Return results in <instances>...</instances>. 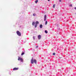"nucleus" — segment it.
Returning a JSON list of instances; mask_svg holds the SVG:
<instances>
[{
    "label": "nucleus",
    "mask_w": 76,
    "mask_h": 76,
    "mask_svg": "<svg viewBox=\"0 0 76 76\" xmlns=\"http://www.w3.org/2000/svg\"><path fill=\"white\" fill-rule=\"evenodd\" d=\"M18 60H20L21 62H23V59L22 58H20V57H18Z\"/></svg>",
    "instance_id": "f257e3e1"
},
{
    "label": "nucleus",
    "mask_w": 76,
    "mask_h": 76,
    "mask_svg": "<svg viewBox=\"0 0 76 76\" xmlns=\"http://www.w3.org/2000/svg\"><path fill=\"white\" fill-rule=\"evenodd\" d=\"M16 33L18 36H19L20 37L21 36V33L19 32L18 31H17Z\"/></svg>",
    "instance_id": "f03ea898"
},
{
    "label": "nucleus",
    "mask_w": 76,
    "mask_h": 76,
    "mask_svg": "<svg viewBox=\"0 0 76 76\" xmlns=\"http://www.w3.org/2000/svg\"><path fill=\"white\" fill-rule=\"evenodd\" d=\"M34 59H33V58H32L31 60V64H33L34 63Z\"/></svg>",
    "instance_id": "7ed1b4c3"
},
{
    "label": "nucleus",
    "mask_w": 76,
    "mask_h": 76,
    "mask_svg": "<svg viewBox=\"0 0 76 76\" xmlns=\"http://www.w3.org/2000/svg\"><path fill=\"white\" fill-rule=\"evenodd\" d=\"M46 19H47V16H46V15H45L44 18V21H45L46 20Z\"/></svg>",
    "instance_id": "20e7f679"
},
{
    "label": "nucleus",
    "mask_w": 76,
    "mask_h": 76,
    "mask_svg": "<svg viewBox=\"0 0 76 76\" xmlns=\"http://www.w3.org/2000/svg\"><path fill=\"white\" fill-rule=\"evenodd\" d=\"M41 35H39L38 36V39H41Z\"/></svg>",
    "instance_id": "39448f33"
},
{
    "label": "nucleus",
    "mask_w": 76,
    "mask_h": 76,
    "mask_svg": "<svg viewBox=\"0 0 76 76\" xmlns=\"http://www.w3.org/2000/svg\"><path fill=\"white\" fill-rule=\"evenodd\" d=\"M13 70H18V68H14L13 69Z\"/></svg>",
    "instance_id": "423d86ee"
},
{
    "label": "nucleus",
    "mask_w": 76,
    "mask_h": 76,
    "mask_svg": "<svg viewBox=\"0 0 76 76\" xmlns=\"http://www.w3.org/2000/svg\"><path fill=\"white\" fill-rule=\"evenodd\" d=\"M40 28L41 29L42 28V25L41 24L39 26Z\"/></svg>",
    "instance_id": "0eeeda50"
},
{
    "label": "nucleus",
    "mask_w": 76,
    "mask_h": 76,
    "mask_svg": "<svg viewBox=\"0 0 76 76\" xmlns=\"http://www.w3.org/2000/svg\"><path fill=\"white\" fill-rule=\"evenodd\" d=\"M39 23V22L38 21H37L36 22V24L37 25V24H38Z\"/></svg>",
    "instance_id": "6e6552de"
},
{
    "label": "nucleus",
    "mask_w": 76,
    "mask_h": 76,
    "mask_svg": "<svg viewBox=\"0 0 76 76\" xmlns=\"http://www.w3.org/2000/svg\"><path fill=\"white\" fill-rule=\"evenodd\" d=\"M35 22H33L32 23V25H35Z\"/></svg>",
    "instance_id": "1a4fd4ad"
},
{
    "label": "nucleus",
    "mask_w": 76,
    "mask_h": 76,
    "mask_svg": "<svg viewBox=\"0 0 76 76\" xmlns=\"http://www.w3.org/2000/svg\"><path fill=\"white\" fill-rule=\"evenodd\" d=\"M34 61L35 64H36L37 63V61H36V60L34 59Z\"/></svg>",
    "instance_id": "9d476101"
},
{
    "label": "nucleus",
    "mask_w": 76,
    "mask_h": 76,
    "mask_svg": "<svg viewBox=\"0 0 76 76\" xmlns=\"http://www.w3.org/2000/svg\"><path fill=\"white\" fill-rule=\"evenodd\" d=\"M48 23V22L47 21H46V22H45V25H47V23Z\"/></svg>",
    "instance_id": "9b49d317"
},
{
    "label": "nucleus",
    "mask_w": 76,
    "mask_h": 76,
    "mask_svg": "<svg viewBox=\"0 0 76 76\" xmlns=\"http://www.w3.org/2000/svg\"><path fill=\"white\" fill-rule=\"evenodd\" d=\"M38 0H36L35 1V2L36 3H38Z\"/></svg>",
    "instance_id": "f8f14e48"
},
{
    "label": "nucleus",
    "mask_w": 76,
    "mask_h": 76,
    "mask_svg": "<svg viewBox=\"0 0 76 76\" xmlns=\"http://www.w3.org/2000/svg\"><path fill=\"white\" fill-rule=\"evenodd\" d=\"M24 54H25V53L24 52H23L21 54V56H23Z\"/></svg>",
    "instance_id": "ddd939ff"
},
{
    "label": "nucleus",
    "mask_w": 76,
    "mask_h": 76,
    "mask_svg": "<svg viewBox=\"0 0 76 76\" xmlns=\"http://www.w3.org/2000/svg\"><path fill=\"white\" fill-rule=\"evenodd\" d=\"M45 32L46 33V34H47L48 33V32H47V30L45 31Z\"/></svg>",
    "instance_id": "4468645a"
},
{
    "label": "nucleus",
    "mask_w": 76,
    "mask_h": 76,
    "mask_svg": "<svg viewBox=\"0 0 76 76\" xmlns=\"http://www.w3.org/2000/svg\"><path fill=\"white\" fill-rule=\"evenodd\" d=\"M37 24H35V28H37Z\"/></svg>",
    "instance_id": "2eb2a0df"
},
{
    "label": "nucleus",
    "mask_w": 76,
    "mask_h": 76,
    "mask_svg": "<svg viewBox=\"0 0 76 76\" xmlns=\"http://www.w3.org/2000/svg\"><path fill=\"white\" fill-rule=\"evenodd\" d=\"M33 16H36V14H33Z\"/></svg>",
    "instance_id": "dca6fc26"
},
{
    "label": "nucleus",
    "mask_w": 76,
    "mask_h": 76,
    "mask_svg": "<svg viewBox=\"0 0 76 76\" xmlns=\"http://www.w3.org/2000/svg\"><path fill=\"white\" fill-rule=\"evenodd\" d=\"M53 56H55V55H56V53H53Z\"/></svg>",
    "instance_id": "f3484780"
},
{
    "label": "nucleus",
    "mask_w": 76,
    "mask_h": 76,
    "mask_svg": "<svg viewBox=\"0 0 76 76\" xmlns=\"http://www.w3.org/2000/svg\"><path fill=\"white\" fill-rule=\"evenodd\" d=\"M72 7V4H70L69 5V7Z\"/></svg>",
    "instance_id": "a211bd4d"
},
{
    "label": "nucleus",
    "mask_w": 76,
    "mask_h": 76,
    "mask_svg": "<svg viewBox=\"0 0 76 76\" xmlns=\"http://www.w3.org/2000/svg\"><path fill=\"white\" fill-rule=\"evenodd\" d=\"M53 8H54V7H55V4L53 5Z\"/></svg>",
    "instance_id": "6ab92c4d"
},
{
    "label": "nucleus",
    "mask_w": 76,
    "mask_h": 76,
    "mask_svg": "<svg viewBox=\"0 0 76 76\" xmlns=\"http://www.w3.org/2000/svg\"><path fill=\"white\" fill-rule=\"evenodd\" d=\"M33 39H35V37H33Z\"/></svg>",
    "instance_id": "aec40b11"
},
{
    "label": "nucleus",
    "mask_w": 76,
    "mask_h": 76,
    "mask_svg": "<svg viewBox=\"0 0 76 76\" xmlns=\"http://www.w3.org/2000/svg\"><path fill=\"white\" fill-rule=\"evenodd\" d=\"M59 2H61V0H59Z\"/></svg>",
    "instance_id": "412c9836"
},
{
    "label": "nucleus",
    "mask_w": 76,
    "mask_h": 76,
    "mask_svg": "<svg viewBox=\"0 0 76 76\" xmlns=\"http://www.w3.org/2000/svg\"><path fill=\"white\" fill-rule=\"evenodd\" d=\"M38 46H36V48H38Z\"/></svg>",
    "instance_id": "4be33fe9"
},
{
    "label": "nucleus",
    "mask_w": 76,
    "mask_h": 76,
    "mask_svg": "<svg viewBox=\"0 0 76 76\" xmlns=\"http://www.w3.org/2000/svg\"><path fill=\"white\" fill-rule=\"evenodd\" d=\"M75 10H76V7L75 8Z\"/></svg>",
    "instance_id": "5701e85b"
},
{
    "label": "nucleus",
    "mask_w": 76,
    "mask_h": 76,
    "mask_svg": "<svg viewBox=\"0 0 76 76\" xmlns=\"http://www.w3.org/2000/svg\"><path fill=\"white\" fill-rule=\"evenodd\" d=\"M48 1H49L50 0H48Z\"/></svg>",
    "instance_id": "b1692460"
}]
</instances>
